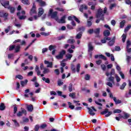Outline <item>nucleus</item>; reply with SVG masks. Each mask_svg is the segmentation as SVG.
Segmentation results:
<instances>
[{
  "instance_id": "f257e3e1",
  "label": "nucleus",
  "mask_w": 131,
  "mask_h": 131,
  "mask_svg": "<svg viewBox=\"0 0 131 131\" xmlns=\"http://www.w3.org/2000/svg\"><path fill=\"white\" fill-rule=\"evenodd\" d=\"M96 18H100V19L102 21H104L105 17H104V14H103V9L99 8L97 10V13H96Z\"/></svg>"
},
{
  "instance_id": "f03ea898",
  "label": "nucleus",
  "mask_w": 131,
  "mask_h": 131,
  "mask_svg": "<svg viewBox=\"0 0 131 131\" xmlns=\"http://www.w3.org/2000/svg\"><path fill=\"white\" fill-rule=\"evenodd\" d=\"M113 112L111 111H109L108 108H105L103 111L100 112V114L101 115H105V117H109L110 115H112Z\"/></svg>"
},
{
  "instance_id": "7ed1b4c3",
  "label": "nucleus",
  "mask_w": 131,
  "mask_h": 131,
  "mask_svg": "<svg viewBox=\"0 0 131 131\" xmlns=\"http://www.w3.org/2000/svg\"><path fill=\"white\" fill-rule=\"evenodd\" d=\"M36 5H35V3H33V6L30 11V16H33V15L36 14Z\"/></svg>"
},
{
  "instance_id": "20e7f679",
  "label": "nucleus",
  "mask_w": 131,
  "mask_h": 131,
  "mask_svg": "<svg viewBox=\"0 0 131 131\" xmlns=\"http://www.w3.org/2000/svg\"><path fill=\"white\" fill-rule=\"evenodd\" d=\"M0 3L3 7H4L5 9H7L8 6H10V1L7 0H0Z\"/></svg>"
},
{
  "instance_id": "39448f33",
  "label": "nucleus",
  "mask_w": 131,
  "mask_h": 131,
  "mask_svg": "<svg viewBox=\"0 0 131 131\" xmlns=\"http://www.w3.org/2000/svg\"><path fill=\"white\" fill-rule=\"evenodd\" d=\"M53 9H50L49 12H48L50 16H51V18L52 19H54V18H56L57 16H58V12L54 11L53 12Z\"/></svg>"
},
{
  "instance_id": "423d86ee",
  "label": "nucleus",
  "mask_w": 131,
  "mask_h": 131,
  "mask_svg": "<svg viewBox=\"0 0 131 131\" xmlns=\"http://www.w3.org/2000/svg\"><path fill=\"white\" fill-rule=\"evenodd\" d=\"M66 54V51L64 50H62L60 52H59V54L58 55H56L55 57L56 59H63V56L64 55Z\"/></svg>"
},
{
  "instance_id": "0eeeda50",
  "label": "nucleus",
  "mask_w": 131,
  "mask_h": 131,
  "mask_svg": "<svg viewBox=\"0 0 131 131\" xmlns=\"http://www.w3.org/2000/svg\"><path fill=\"white\" fill-rule=\"evenodd\" d=\"M21 111H19L18 113H17L16 115L18 116V117H20L24 114L25 115H26L27 114V112H26V110L23 109V108H21Z\"/></svg>"
},
{
  "instance_id": "6e6552de",
  "label": "nucleus",
  "mask_w": 131,
  "mask_h": 131,
  "mask_svg": "<svg viewBox=\"0 0 131 131\" xmlns=\"http://www.w3.org/2000/svg\"><path fill=\"white\" fill-rule=\"evenodd\" d=\"M98 58H99V59H102L104 61H107V58L106 57V56L103 55L102 54H100L99 55H96L95 56V59H98Z\"/></svg>"
},
{
  "instance_id": "1a4fd4ad",
  "label": "nucleus",
  "mask_w": 131,
  "mask_h": 131,
  "mask_svg": "<svg viewBox=\"0 0 131 131\" xmlns=\"http://www.w3.org/2000/svg\"><path fill=\"white\" fill-rule=\"evenodd\" d=\"M93 51H94V47L92 45V42H89L88 43V52L89 53H91Z\"/></svg>"
},
{
  "instance_id": "9d476101",
  "label": "nucleus",
  "mask_w": 131,
  "mask_h": 131,
  "mask_svg": "<svg viewBox=\"0 0 131 131\" xmlns=\"http://www.w3.org/2000/svg\"><path fill=\"white\" fill-rule=\"evenodd\" d=\"M114 74H115V70L114 69H112L110 73L108 72L105 73L106 76H109V75L112 76V75H114Z\"/></svg>"
},
{
  "instance_id": "9b49d317",
  "label": "nucleus",
  "mask_w": 131,
  "mask_h": 131,
  "mask_svg": "<svg viewBox=\"0 0 131 131\" xmlns=\"http://www.w3.org/2000/svg\"><path fill=\"white\" fill-rule=\"evenodd\" d=\"M114 43H115V37H114L112 40L109 41L107 45L110 46V47H112V46L114 45Z\"/></svg>"
},
{
  "instance_id": "f8f14e48",
  "label": "nucleus",
  "mask_w": 131,
  "mask_h": 131,
  "mask_svg": "<svg viewBox=\"0 0 131 131\" xmlns=\"http://www.w3.org/2000/svg\"><path fill=\"white\" fill-rule=\"evenodd\" d=\"M100 28H98L97 29H96L95 30H94V33H95V34H96V37H99V35L100 34Z\"/></svg>"
},
{
  "instance_id": "ddd939ff",
  "label": "nucleus",
  "mask_w": 131,
  "mask_h": 131,
  "mask_svg": "<svg viewBox=\"0 0 131 131\" xmlns=\"http://www.w3.org/2000/svg\"><path fill=\"white\" fill-rule=\"evenodd\" d=\"M38 17H40V16H42V14L44 13L43 9L41 7H40L38 9Z\"/></svg>"
},
{
  "instance_id": "4468645a",
  "label": "nucleus",
  "mask_w": 131,
  "mask_h": 131,
  "mask_svg": "<svg viewBox=\"0 0 131 131\" xmlns=\"http://www.w3.org/2000/svg\"><path fill=\"white\" fill-rule=\"evenodd\" d=\"M109 35H110V31H109L108 30H104L103 32V36L105 37H108Z\"/></svg>"
},
{
  "instance_id": "2eb2a0df",
  "label": "nucleus",
  "mask_w": 131,
  "mask_h": 131,
  "mask_svg": "<svg viewBox=\"0 0 131 131\" xmlns=\"http://www.w3.org/2000/svg\"><path fill=\"white\" fill-rule=\"evenodd\" d=\"M84 30H85V28L84 27H81L76 29L77 32H79V31H80V32H84Z\"/></svg>"
},
{
  "instance_id": "dca6fc26",
  "label": "nucleus",
  "mask_w": 131,
  "mask_h": 131,
  "mask_svg": "<svg viewBox=\"0 0 131 131\" xmlns=\"http://www.w3.org/2000/svg\"><path fill=\"white\" fill-rule=\"evenodd\" d=\"M7 9L8 10H10V13L11 14H14V13H15V7L9 6L8 7H7Z\"/></svg>"
},
{
  "instance_id": "f3484780",
  "label": "nucleus",
  "mask_w": 131,
  "mask_h": 131,
  "mask_svg": "<svg viewBox=\"0 0 131 131\" xmlns=\"http://www.w3.org/2000/svg\"><path fill=\"white\" fill-rule=\"evenodd\" d=\"M86 108L88 110H89V113L90 115H91L92 116H94L96 115L95 113H93V110H92V108L89 107H87Z\"/></svg>"
},
{
  "instance_id": "a211bd4d",
  "label": "nucleus",
  "mask_w": 131,
  "mask_h": 131,
  "mask_svg": "<svg viewBox=\"0 0 131 131\" xmlns=\"http://www.w3.org/2000/svg\"><path fill=\"white\" fill-rule=\"evenodd\" d=\"M65 19H66V15H63L62 17H61V19H60L59 23H66Z\"/></svg>"
},
{
  "instance_id": "6ab92c4d",
  "label": "nucleus",
  "mask_w": 131,
  "mask_h": 131,
  "mask_svg": "<svg viewBox=\"0 0 131 131\" xmlns=\"http://www.w3.org/2000/svg\"><path fill=\"white\" fill-rule=\"evenodd\" d=\"M6 109V105H5V103H1L0 104V111H4Z\"/></svg>"
},
{
  "instance_id": "aec40b11",
  "label": "nucleus",
  "mask_w": 131,
  "mask_h": 131,
  "mask_svg": "<svg viewBox=\"0 0 131 131\" xmlns=\"http://www.w3.org/2000/svg\"><path fill=\"white\" fill-rule=\"evenodd\" d=\"M27 109L29 112H32V111H33V105H32V104L28 105L27 106Z\"/></svg>"
},
{
  "instance_id": "412c9836",
  "label": "nucleus",
  "mask_w": 131,
  "mask_h": 131,
  "mask_svg": "<svg viewBox=\"0 0 131 131\" xmlns=\"http://www.w3.org/2000/svg\"><path fill=\"white\" fill-rule=\"evenodd\" d=\"M82 32L78 33L76 36V38H77V39H80V38H81V36H82Z\"/></svg>"
},
{
  "instance_id": "4be33fe9",
  "label": "nucleus",
  "mask_w": 131,
  "mask_h": 131,
  "mask_svg": "<svg viewBox=\"0 0 131 131\" xmlns=\"http://www.w3.org/2000/svg\"><path fill=\"white\" fill-rule=\"evenodd\" d=\"M114 101L115 102L116 105H118V104H121V100L116 99V97H114Z\"/></svg>"
},
{
  "instance_id": "5701e85b",
  "label": "nucleus",
  "mask_w": 131,
  "mask_h": 131,
  "mask_svg": "<svg viewBox=\"0 0 131 131\" xmlns=\"http://www.w3.org/2000/svg\"><path fill=\"white\" fill-rule=\"evenodd\" d=\"M27 82H28V80L25 79L24 81H20V84L22 86H24V85L27 84Z\"/></svg>"
},
{
  "instance_id": "b1692460",
  "label": "nucleus",
  "mask_w": 131,
  "mask_h": 131,
  "mask_svg": "<svg viewBox=\"0 0 131 131\" xmlns=\"http://www.w3.org/2000/svg\"><path fill=\"white\" fill-rule=\"evenodd\" d=\"M22 4H24V5H26L27 6H28L30 5V3H29V0H21Z\"/></svg>"
},
{
  "instance_id": "393cba45",
  "label": "nucleus",
  "mask_w": 131,
  "mask_h": 131,
  "mask_svg": "<svg viewBox=\"0 0 131 131\" xmlns=\"http://www.w3.org/2000/svg\"><path fill=\"white\" fill-rule=\"evenodd\" d=\"M125 25V20H123L120 23V28H123L124 27Z\"/></svg>"
},
{
  "instance_id": "a878e982",
  "label": "nucleus",
  "mask_w": 131,
  "mask_h": 131,
  "mask_svg": "<svg viewBox=\"0 0 131 131\" xmlns=\"http://www.w3.org/2000/svg\"><path fill=\"white\" fill-rule=\"evenodd\" d=\"M67 42L72 45L75 42V40L74 39H69L67 40Z\"/></svg>"
},
{
  "instance_id": "bb28decb",
  "label": "nucleus",
  "mask_w": 131,
  "mask_h": 131,
  "mask_svg": "<svg viewBox=\"0 0 131 131\" xmlns=\"http://www.w3.org/2000/svg\"><path fill=\"white\" fill-rule=\"evenodd\" d=\"M8 16H9V13H8L7 12L3 13V17L4 18V21H6V20H8Z\"/></svg>"
},
{
  "instance_id": "cd10ccee",
  "label": "nucleus",
  "mask_w": 131,
  "mask_h": 131,
  "mask_svg": "<svg viewBox=\"0 0 131 131\" xmlns=\"http://www.w3.org/2000/svg\"><path fill=\"white\" fill-rule=\"evenodd\" d=\"M42 80H43V81H45V82H46V83H50V82H51V80L48 78H46V77H42Z\"/></svg>"
},
{
  "instance_id": "c85d7f7f",
  "label": "nucleus",
  "mask_w": 131,
  "mask_h": 131,
  "mask_svg": "<svg viewBox=\"0 0 131 131\" xmlns=\"http://www.w3.org/2000/svg\"><path fill=\"white\" fill-rule=\"evenodd\" d=\"M39 5L40 7H46V6H47V4L46 3V2L42 1L39 3Z\"/></svg>"
},
{
  "instance_id": "c756f323",
  "label": "nucleus",
  "mask_w": 131,
  "mask_h": 131,
  "mask_svg": "<svg viewBox=\"0 0 131 131\" xmlns=\"http://www.w3.org/2000/svg\"><path fill=\"white\" fill-rule=\"evenodd\" d=\"M68 104L69 105V108H70L71 110H73V109H74L75 106L74 105H72V103L71 102H68Z\"/></svg>"
},
{
  "instance_id": "7c9ffc66",
  "label": "nucleus",
  "mask_w": 131,
  "mask_h": 131,
  "mask_svg": "<svg viewBox=\"0 0 131 131\" xmlns=\"http://www.w3.org/2000/svg\"><path fill=\"white\" fill-rule=\"evenodd\" d=\"M76 95V93H75V92L70 93L69 97H71V98H72V99H75Z\"/></svg>"
},
{
  "instance_id": "2f4dec72",
  "label": "nucleus",
  "mask_w": 131,
  "mask_h": 131,
  "mask_svg": "<svg viewBox=\"0 0 131 131\" xmlns=\"http://www.w3.org/2000/svg\"><path fill=\"white\" fill-rule=\"evenodd\" d=\"M131 28V25H128L124 29V32H127Z\"/></svg>"
},
{
  "instance_id": "473e14b6",
  "label": "nucleus",
  "mask_w": 131,
  "mask_h": 131,
  "mask_svg": "<svg viewBox=\"0 0 131 131\" xmlns=\"http://www.w3.org/2000/svg\"><path fill=\"white\" fill-rule=\"evenodd\" d=\"M29 92H30V90L29 89H27L25 90V95H24V97H25V98H28L29 96H28V94H27V93H29Z\"/></svg>"
},
{
  "instance_id": "72a5a7b5",
  "label": "nucleus",
  "mask_w": 131,
  "mask_h": 131,
  "mask_svg": "<svg viewBox=\"0 0 131 131\" xmlns=\"http://www.w3.org/2000/svg\"><path fill=\"white\" fill-rule=\"evenodd\" d=\"M12 121L14 122V125H15V126L17 127H19V126H20V124H19V123H18V121H17V120H12Z\"/></svg>"
},
{
  "instance_id": "f704fd0d",
  "label": "nucleus",
  "mask_w": 131,
  "mask_h": 131,
  "mask_svg": "<svg viewBox=\"0 0 131 131\" xmlns=\"http://www.w3.org/2000/svg\"><path fill=\"white\" fill-rule=\"evenodd\" d=\"M71 69L74 73H75V72H76V71L75 69V66L74 64L71 65Z\"/></svg>"
},
{
  "instance_id": "c9c22d12",
  "label": "nucleus",
  "mask_w": 131,
  "mask_h": 131,
  "mask_svg": "<svg viewBox=\"0 0 131 131\" xmlns=\"http://www.w3.org/2000/svg\"><path fill=\"white\" fill-rule=\"evenodd\" d=\"M114 79H115L114 77H113L112 76H111V77H110L108 78V81H111V82H112L113 83V82H114Z\"/></svg>"
},
{
  "instance_id": "e433bc0d",
  "label": "nucleus",
  "mask_w": 131,
  "mask_h": 131,
  "mask_svg": "<svg viewBox=\"0 0 131 131\" xmlns=\"http://www.w3.org/2000/svg\"><path fill=\"white\" fill-rule=\"evenodd\" d=\"M126 86V82H123L122 84L120 86V90H124V88Z\"/></svg>"
},
{
  "instance_id": "4c0bfd02",
  "label": "nucleus",
  "mask_w": 131,
  "mask_h": 131,
  "mask_svg": "<svg viewBox=\"0 0 131 131\" xmlns=\"http://www.w3.org/2000/svg\"><path fill=\"white\" fill-rule=\"evenodd\" d=\"M40 34H41V35H43V36H49V35H50V33H46L45 32H42L40 33Z\"/></svg>"
},
{
  "instance_id": "58836bf2",
  "label": "nucleus",
  "mask_w": 131,
  "mask_h": 131,
  "mask_svg": "<svg viewBox=\"0 0 131 131\" xmlns=\"http://www.w3.org/2000/svg\"><path fill=\"white\" fill-rule=\"evenodd\" d=\"M21 47H20V45H18L15 48V53H18V52H20V49Z\"/></svg>"
},
{
  "instance_id": "ea45409f",
  "label": "nucleus",
  "mask_w": 131,
  "mask_h": 131,
  "mask_svg": "<svg viewBox=\"0 0 131 131\" xmlns=\"http://www.w3.org/2000/svg\"><path fill=\"white\" fill-rule=\"evenodd\" d=\"M84 79H85V80H90V79H91V75H90L88 74H86L85 75Z\"/></svg>"
},
{
  "instance_id": "a19ab883",
  "label": "nucleus",
  "mask_w": 131,
  "mask_h": 131,
  "mask_svg": "<svg viewBox=\"0 0 131 131\" xmlns=\"http://www.w3.org/2000/svg\"><path fill=\"white\" fill-rule=\"evenodd\" d=\"M122 40L123 42H125V39H126V34H123L122 36Z\"/></svg>"
},
{
  "instance_id": "79ce46f5",
  "label": "nucleus",
  "mask_w": 131,
  "mask_h": 131,
  "mask_svg": "<svg viewBox=\"0 0 131 131\" xmlns=\"http://www.w3.org/2000/svg\"><path fill=\"white\" fill-rule=\"evenodd\" d=\"M63 83L64 82H63L61 79H59L57 81V84L59 86H61V85H62Z\"/></svg>"
},
{
  "instance_id": "37998d69",
  "label": "nucleus",
  "mask_w": 131,
  "mask_h": 131,
  "mask_svg": "<svg viewBox=\"0 0 131 131\" xmlns=\"http://www.w3.org/2000/svg\"><path fill=\"white\" fill-rule=\"evenodd\" d=\"M72 56H73L72 54H68L66 55V57L67 59L69 60H71V58H72Z\"/></svg>"
},
{
  "instance_id": "c03bdc74",
  "label": "nucleus",
  "mask_w": 131,
  "mask_h": 131,
  "mask_svg": "<svg viewBox=\"0 0 131 131\" xmlns=\"http://www.w3.org/2000/svg\"><path fill=\"white\" fill-rule=\"evenodd\" d=\"M129 117V114L127 113H124L123 119H127Z\"/></svg>"
},
{
  "instance_id": "a18cd8bd",
  "label": "nucleus",
  "mask_w": 131,
  "mask_h": 131,
  "mask_svg": "<svg viewBox=\"0 0 131 131\" xmlns=\"http://www.w3.org/2000/svg\"><path fill=\"white\" fill-rule=\"evenodd\" d=\"M73 19H74L76 22H77L78 24L80 23V20H79V19L77 17H76V16H75V15H73Z\"/></svg>"
},
{
  "instance_id": "49530a36",
  "label": "nucleus",
  "mask_w": 131,
  "mask_h": 131,
  "mask_svg": "<svg viewBox=\"0 0 131 131\" xmlns=\"http://www.w3.org/2000/svg\"><path fill=\"white\" fill-rule=\"evenodd\" d=\"M89 34H93L94 33V29H90L87 31Z\"/></svg>"
},
{
  "instance_id": "de8ad7c7",
  "label": "nucleus",
  "mask_w": 131,
  "mask_h": 131,
  "mask_svg": "<svg viewBox=\"0 0 131 131\" xmlns=\"http://www.w3.org/2000/svg\"><path fill=\"white\" fill-rule=\"evenodd\" d=\"M76 70H77V72H79V71L80 70V63H78L77 64Z\"/></svg>"
},
{
  "instance_id": "09e8293b",
  "label": "nucleus",
  "mask_w": 131,
  "mask_h": 131,
  "mask_svg": "<svg viewBox=\"0 0 131 131\" xmlns=\"http://www.w3.org/2000/svg\"><path fill=\"white\" fill-rule=\"evenodd\" d=\"M47 126H48V125H47V124H42L40 125V128L43 129L46 128V127H47Z\"/></svg>"
},
{
  "instance_id": "8fccbe9b",
  "label": "nucleus",
  "mask_w": 131,
  "mask_h": 131,
  "mask_svg": "<svg viewBox=\"0 0 131 131\" xmlns=\"http://www.w3.org/2000/svg\"><path fill=\"white\" fill-rule=\"evenodd\" d=\"M121 112H122V111L119 109H116L113 111L114 113H121Z\"/></svg>"
},
{
  "instance_id": "3c124183",
  "label": "nucleus",
  "mask_w": 131,
  "mask_h": 131,
  "mask_svg": "<svg viewBox=\"0 0 131 131\" xmlns=\"http://www.w3.org/2000/svg\"><path fill=\"white\" fill-rule=\"evenodd\" d=\"M93 25V23H92L91 21L90 20H88L87 21V26L88 27H91Z\"/></svg>"
},
{
  "instance_id": "603ef678",
  "label": "nucleus",
  "mask_w": 131,
  "mask_h": 131,
  "mask_svg": "<svg viewBox=\"0 0 131 131\" xmlns=\"http://www.w3.org/2000/svg\"><path fill=\"white\" fill-rule=\"evenodd\" d=\"M57 39L58 40H62V39H65V36H64L63 35L58 36L57 37Z\"/></svg>"
},
{
  "instance_id": "864d4df0",
  "label": "nucleus",
  "mask_w": 131,
  "mask_h": 131,
  "mask_svg": "<svg viewBox=\"0 0 131 131\" xmlns=\"http://www.w3.org/2000/svg\"><path fill=\"white\" fill-rule=\"evenodd\" d=\"M49 72H50V70H49V69H46V68L44 69V70L43 71V74H46L47 73H49Z\"/></svg>"
},
{
  "instance_id": "5fc2aeb1",
  "label": "nucleus",
  "mask_w": 131,
  "mask_h": 131,
  "mask_svg": "<svg viewBox=\"0 0 131 131\" xmlns=\"http://www.w3.org/2000/svg\"><path fill=\"white\" fill-rule=\"evenodd\" d=\"M56 11H59V12H64V9L60 7H57L56 8Z\"/></svg>"
},
{
  "instance_id": "6e6d98bb",
  "label": "nucleus",
  "mask_w": 131,
  "mask_h": 131,
  "mask_svg": "<svg viewBox=\"0 0 131 131\" xmlns=\"http://www.w3.org/2000/svg\"><path fill=\"white\" fill-rule=\"evenodd\" d=\"M68 89H69V92H72V90H73V89H72V83H70L69 84V87H68Z\"/></svg>"
},
{
  "instance_id": "4d7b16f0",
  "label": "nucleus",
  "mask_w": 131,
  "mask_h": 131,
  "mask_svg": "<svg viewBox=\"0 0 131 131\" xmlns=\"http://www.w3.org/2000/svg\"><path fill=\"white\" fill-rule=\"evenodd\" d=\"M15 78H18V79L22 80L23 79V76L21 75H17L15 76Z\"/></svg>"
},
{
  "instance_id": "13d9d810",
  "label": "nucleus",
  "mask_w": 131,
  "mask_h": 131,
  "mask_svg": "<svg viewBox=\"0 0 131 131\" xmlns=\"http://www.w3.org/2000/svg\"><path fill=\"white\" fill-rule=\"evenodd\" d=\"M19 20H25L26 19V16L22 15L18 17Z\"/></svg>"
},
{
  "instance_id": "bf43d9fd",
  "label": "nucleus",
  "mask_w": 131,
  "mask_h": 131,
  "mask_svg": "<svg viewBox=\"0 0 131 131\" xmlns=\"http://www.w3.org/2000/svg\"><path fill=\"white\" fill-rule=\"evenodd\" d=\"M15 49V45H10L9 46V51H13Z\"/></svg>"
},
{
  "instance_id": "052dcab7",
  "label": "nucleus",
  "mask_w": 131,
  "mask_h": 131,
  "mask_svg": "<svg viewBox=\"0 0 131 131\" xmlns=\"http://www.w3.org/2000/svg\"><path fill=\"white\" fill-rule=\"evenodd\" d=\"M39 129V125L38 124L36 125L34 127V130L38 131Z\"/></svg>"
},
{
  "instance_id": "680f3d73",
  "label": "nucleus",
  "mask_w": 131,
  "mask_h": 131,
  "mask_svg": "<svg viewBox=\"0 0 131 131\" xmlns=\"http://www.w3.org/2000/svg\"><path fill=\"white\" fill-rule=\"evenodd\" d=\"M129 46H131V42L128 40L126 42V48H129Z\"/></svg>"
},
{
  "instance_id": "e2e57ef3",
  "label": "nucleus",
  "mask_w": 131,
  "mask_h": 131,
  "mask_svg": "<svg viewBox=\"0 0 131 131\" xmlns=\"http://www.w3.org/2000/svg\"><path fill=\"white\" fill-rule=\"evenodd\" d=\"M121 50V49L120 48V47L119 46H116L115 47V51H116L117 52H119V51H120Z\"/></svg>"
},
{
  "instance_id": "0e129e2a",
  "label": "nucleus",
  "mask_w": 131,
  "mask_h": 131,
  "mask_svg": "<svg viewBox=\"0 0 131 131\" xmlns=\"http://www.w3.org/2000/svg\"><path fill=\"white\" fill-rule=\"evenodd\" d=\"M102 43H106L107 42V40L106 39V38L104 37H103V39L101 40Z\"/></svg>"
},
{
  "instance_id": "69168bd1",
  "label": "nucleus",
  "mask_w": 131,
  "mask_h": 131,
  "mask_svg": "<svg viewBox=\"0 0 131 131\" xmlns=\"http://www.w3.org/2000/svg\"><path fill=\"white\" fill-rule=\"evenodd\" d=\"M119 73L120 76L121 77V78H122V79H124V78H125L124 74L123 73H122V72H119Z\"/></svg>"
},
{
  "instance_id": "338daca9",
  "label": "nucleus",
  "mask_w": 131,
  "mask_h": 131,
  "mask_svg": "<svg viewBox=\"0 0 131 131\" xmlns=\"http://www.w3.org/2000/svg\"><path fill=\"white\" fill-rule=\"evenodd\" d=\"M101 68L103 71H105L106 70V66L105 64H101Z\"/></svg>"
},
{
  "instance_id": "774afa93",
  "label": "nucleus",
  "mask_w": 131,
  "mask_h": 131,
  "mask_svg": "<svg viewBox=\"0 0 131 131\" xmlns=\"http://www.w3.org/2000/svg\"><path fill=\"white\" fill-rule=\"evenodd\" d=\"M83 8H84L83 5H81L79 10L82 13L83 12Z\"/></svg>"
}]
</instances>
